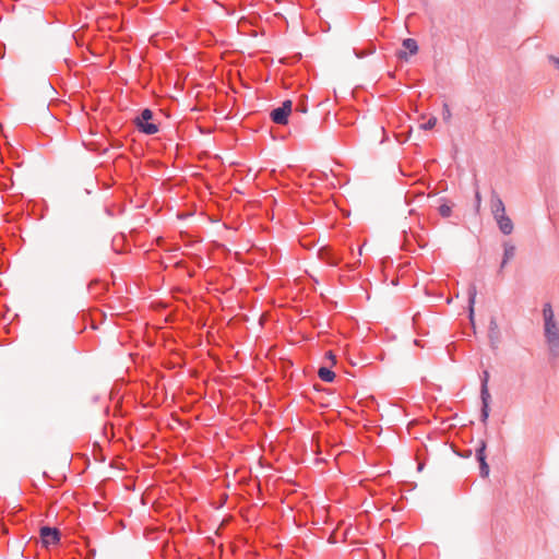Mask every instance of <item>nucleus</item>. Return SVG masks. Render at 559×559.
I'll return each mask as SVG.
<instances>
[{
  "label": "nucleus",
  "mask_w": 559,
  "mask_h": 559,
  "mask_svg": "<svg viewBox=\"0 0 559 559\" xmlns=\"http://www.w3.org/2000/svg\"><path fill=\"white\" fill-rule=\"evenodd\" d=\"M400 57H401V58H406V53H405V52H401V53H400Z\"/></svg>",
  "instance_id": "412c9836"
},
{
  "label": "nucleus",
  "mask_w": 559,
  "mask_h": 559,
  "mask_svg": "<svg viewBox=\"0 0 559 559\" xmlns=\"http://www.w3.org/2000/svg\"><path fill=\"white\" fill-rule=\"evenodd\" d=\"M436 123H437V118H436V117H430V118L427 120V122H425V123H423V124H421V128H423L424 130H431V129H433V128H435Z\"/></svg>",
  "instance_id": "2eb2a0df"
},
{
  "label": "nucleus",
  "mask_w": 559,
  "mask_h": 559,
  "mask_svg": "<svg viewBox=\"0 0 559 559\" xmlns=\"http://www.w3.org/2000/svg\"><path fill=\"white\" fill-rule=\"evenodd\" d=\"M319 378L324 382H332L335 378V373L329 368L321 367L318 371Z\"/></svg>",
  "instance_id": "1a4fd4ad"
},
{
  "label": "nucleus",
  "mask_w": 559,
  "mask_h": 559,
  "mask_svg": "<svg viewBox=\"0 0 559 559\" xmlns=\"http://www.w3.org/2000/svg\"><path fill=\"white\" fill-rule=\"evenodd\" d=\"M515 247L511 243H504L502 267L508 263L510 259L514 257Z\"/></svg>",
  "instance_id": "9d476101"
},
{
  "label": "nucleus",
  "mask_w": 559,
  "mask_h": 559,
  "mask_svg": "<svg viewBox=\"0 0 559 559\" xmlns=\"http://www.w3.org/2000/svg\"><path fill=\"white\" fill-rule=\"evenodd\" d=\"M550 60L554 62V66L559 71V58L550 57Z\"/></svg>",
  "instance_id": "6ab92c4d"
},
{
  "label": "nucleus",
  "mask_w": 559,
  "mask_h": 559,
  "mask_svg": "<svg viewBox=\"0 0 559 559\" xmlns=\"http://www.w3.org/2000/svg\"><path fill=\"white\" fill-rule=\"evenodd\" d=\"M489 372L485 370L481 376V385H488Z\"/></svg>",
  "instance_id": "a211bd4d"
},
{
  "label": "nucleus",
  "mask_w": 559,
  "mask_h": 559,
  "mask_svg": "<svg viewBox=\"0 0 559 559\" xmlns=\"http://www.w3.org/2000/svg\"><path fill=\"white\" fill-rule=\"evenodd\" d=\"M40 539L45 548L56 546L60 540V532L57 528L43 526L40 528Z\"/></svg>",
  "instance_id": "20e7f679"
},
{
  "label": "nucleus",
  "mask_w": 559,
  "mask_h": 559,
  "mask_svg": "<svg viewBox=\"0 0 559 559\" xmlns=\"http://www.w3.org/2000/svg\"><path fill=\"white\" fill-rule=\"evenodd\" d=\"M468 297H469V306H471V314L473 313V304L475 302L476 297V287L473 285L468 289Z\"/></svg>",
  "instance_id": "4468645a"
},
{
  "label": "nucleus",
  "mask_w": 559,
  "mask_h": 559,
  "mask_svg": "<svg viewBox=\"0 0 559 559\" xmlns=\"http://www.w3.org/2000/svg\"><path fill=\"white\" fill-rule=\"evenodd\" d=\"M489 416V405L481 408V420L485 423Z\"/></svg>",
  "instance_id": "f3484780"
},
{
  "label": "nucleus",
  "mask_w": 559,
  "mask_h": 559,
  "mask_svg": "<svg viewBox=\"0 0 559 559\" xmlns=\"http://www.w3.org/2000/svg\"><path fill=\"white\" fill-rule=\"evenodd\" d=\"M293 103L290 100H285L282 106L273 109L271 111V118L273 122L277 124H286L288 121V116L292 112Z\"/></svg>",
  "instance_id": "7ed1b4c3"
},
{
  "label": "nucleus",
  "mask_w": 559,
  "mask_h": 559,
  "mask_svg": "<svg viewBox=\"0 0 559 559\" xmlns=\"http://www.w3.org/2000/svg\"><path fill=\"white\" fill-rule=\"evenodd\" d=\"M490 211L495 219L506 214L504 203L496 192L490 197Z\"/></svg>",
  "instance_id": "39448f33"
},
{
  "label": "nucleus",
  "mask_w": 559,
  "mask_h": 559,
  "mask_svg": "<svg viewBox=\"0 0 559 559\" xmlns=\"http://www.w3.org/2000/svg\"><path fill=\"white\" fill-rule=\"evenodd\" d=\"M403 47L409 51L411 55H415L418 50L417 41L413 38H406L403 40Z\"/></svg>",
  "instance_id": "9b49d317"
},
{
  "label": "nucleus",
  "mask_w": 559,
  "mask_h": 559,
  "mask_svg": "<svg viewBox=\"0 0 559 559\" xmlns=\"http://www.w3.org/2000/svg\"><path fill=\"white\" fill-rule=\"evenodd\" d=\"M475 198H476V201H477V206H479V203H480V194H479V192H476Z\"/></svg>",
  "instance_id": "aec40b11"
},
{
  "label": "nucleus",
  "mask_w": 559,
  "mask_h": 559,
  "mask_svg": "<svg viewBox=\"0 0 559 559\" xmlns=\"http://www.w3.org/2000/svg\"><path fill=\"white\" fill-rule=\"evenodd\" d=\"M152 118H153V112L151 109L146 108V109L142 110L140 116H138L134 120V123H135L136 128L139 129V131H141L142 133H145L147 135L157 133L158 126L154 122H151Z\"/></svg>",
  "instance_id": "f03ea898"
},
{
  "label": "nucleus",
  "mask_w": 559,
  "mask_h": 559,
  "mask_svg": "<svg viewBox=\"0 0 559 559\" xmlns=\"http://www.w3.org/2000/svg\"><path fill=\"white\" fill-rule=\"evenodd\" d=\"M485 442H481V445L476 451V459L480 464V475L483 477H487L489 474V466L486 463V456H485Z\"/></svg>",
  "instance_id": "0eeeda50"
},
{
  "label": "nucleus",
  "mask_w": 559,
  "mask_h": 559,
  "mask_svg": "<svg viewBox=\"0 0 559 559\" xmlns=\"http://www.w3.org/2000/svg\"><path fill=\"white\" fill-rule=\"evenodd\" d=\"M452 209L449 204H441L439 206V213L442 217H449L451 215Z\"/></svg>",
  "instance_id": "ddd939ff"
},
{
  "label": "nucleus",
  "mask_w": 559,
  "mask_h": 559,
  "mask_svg": "<svg viewBox=\"0 0 559 559\" xmlns=\"http://www.w3.org/2000/svg\"><path fill=\"white\" fill-rule=\"evenodd\" d=\"M320 259L329 265L336 266L341 262V258L330 248H322L319 251Z\"/></svg>",
  "instance_id": "423d86ee"
},
{
  "label": "nucleus",
  "mask_w": 559,
  "mask_h": 559,
  "mask_svg": "<svg viewBox=\"0 0 559 559\" xmlns=\"http://www.w3.org/2000/svg\"><path fill=\"white\" fill-rule=\"evenodd\" d=\"M442 118L444 121H449L451 119V110L448 104L443 105L442 108Z\"/></svg>",
  "instance_id": "dca6fc26"
},
{
  "label": "nucleus",
  "mask_w": 559,
  "mask_h": 559,
  "mask_svg": "<svg viewBox=\"0 0 559 559\" xmlns=\"http://www.w3.org/2000/svg\"><path fill=\"white\" fill-rule=\"evenodd\" d=\"M480 397H481L483 405L484 406H488L489 405V401H490V393H489V390H488V385H481Z\"/></svg>",
  "instance_id": "f8f14e48"
},
{
  "label": "nucleus",
  "mask_w": 559,
  "mask_h": 559,
  "mask_svg": "<svg viewBox=\"0 0 559 559\" xmlns=\"http://www.w3.org/2000/svg\"><path fill=\"white\" fill-rule=\"evenodd\" d=\"M544 336L552 356L559 354V326L555 319V313L550 304L543 307Z\"/></svg>",
  "instance_id": "f257e3e1"
},
{
  "label": "nucleus",
  "mask_w": 559,
  "mask_h": 559,
  "mask_svg": "<svg viewBox=\"0 0 559 559\" xmlns=\"http://www.w3.org/2000/svg\"><path fill=\"white\" fill-rule=\"evenodd\" d=\"M496 222L502 234L510 235L513 231V223L507 214L497 217Z\"/></svg>",
  "instance_id": "6e6552de"
}]
</instances>
